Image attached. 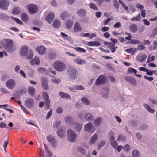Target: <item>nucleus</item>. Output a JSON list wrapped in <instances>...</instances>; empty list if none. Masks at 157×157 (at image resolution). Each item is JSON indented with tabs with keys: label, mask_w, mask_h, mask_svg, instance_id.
<instances>
[{
	"label": "nucleus",
	"mask_w": 157,
	"mask_h": 157,
	"mask_svg": "<svg viewBox=\"0 0 157 157\" xmlns=\"http://www.w3.org/2000/svg\"><path fill=\"white\" fill-rule=\"evenodd\" d=\"M26 7L29 10V13L31 14L36 13L38 10V6L33 3L28 4L27 5Z\"/></svg>",
	"instance_id": "5"
},
{
	"label": "nucleus",
	"mask_w": 157,
	"mask_h": 157,
	"mask_svg": "<svg viewBox=\"0 0 157 157\" xmlns=\"http://www.w3.org/2000/svg\"><path fill=\"white\" fill-rule=\"evenodd\" d=\"M137 72L136 70L132 68H129L127 70V73L129 74L133 73L135 75L136 73Z\"/></svg>",
	"instance_id": "47"
},
{
	"label": "nucleus",
	"mask_w": 157,
	"mask_h": 157,
	"mask_svg": "<svg viewBox=\"0 0 157 157\" xmlns=\"http://www.w3.org/2000/svg\"><path fill=\"white\" fill-rule=\"evenodd\" d=\"M93 127L92 123L91 122H89L84 126V130L86 132H90Z\"/></svg>",
	"instance_id": "21"
},
{
	"label": "nucleus",
	"mask_w": 157,
	"mask_h": 157,
	"mask_svg": "<svg viewBox=\"0 0 157 157\" xmlns=\"http://www.w3.org/2000/svg\"><path fill=\"white\" fill-rule=\"evenodd\" d=\"M28 50V48L27 46H23L20 49V55L22 56H25L27 55Z\"/></svg>",
	"instance_id": "17"
},
{
	"label": "nucleus",
	"mask_w": 157,
	"mask_h": 157,
	"mask_svg": "<svg viewBox=\"0 0 157 157\" xmlns=\"http://www.w3.org/2000/svg\"><path fill=\"white\" fill-rule=\"evenodd\" d=\"M140 152L137 150H134L132 152V156L133 157H139L140 155Z\"/></svg>",
	"instance_id": "46"
},
{
	"label": "nucleus",
	"mask_w": 157,
	"mask_h": 157,
	"mask_svg": "<svg viewBox=\"0 0 157 157\" xmlns=\"http://www.w3.org/2000/svg\"><path fill=\"white\" fill-rule=\"evenodd\" d=\"M153 35H151V37H154L155 35H157V27H155L152 31Z\"/></svg>",
	"instance_id": "52"
},
{
	"label": "nucleus",
	"mask_w": 157,
	"mask_h": 157,
	"mask_svg": "<svg viewBox=\"0 0 157 157\" xmlns=\"http://www.w3.org/2000/svg\"><path fill=\"white\" fill-rule=\"evenodd\" d=\"M67 138L71 142L76 141L77 138V135L71 129H69L67 131Z\"/></svg>",
	"instance_id": "4"
},
{
	"label": "nucleus",
	"mask_w": 157,
	"mask_h": 157,
	"mask_svg": "<svg viewBox=\"0 0 157 157\" xmlns=\"http://www.w3.org/2000/svg\"><path fill=\"white\" fill-rule=\"evenodd\" d=\"M124 79L127 82L133 86H136L137 85L136 81L133 77L126 76L125 77Z\"/></svg>",
	"instance_id": "12"
},
{
	"label": "nucleus",
	"mask_w": 157,
	"mask_h": 157,
	"mask_svg": "<svg viewBox=\"0 0 157 157\" xmlns=\"http://www.w3.org/2000/svg\"><path fill=\"white\" fill-rule=\"evenodd\" d=\"M118 140H119L121 141H124L126 140V138L124 136L120 134L118 136V139H117V140L118 141H119Z\"/></svg>",
	"instance_id": "50"
},
{
	"label": "nucleus",
	"mask_w": 157,
	"mask_h": 157,
	"mask_svg": "<svg viewBox=\"0 0 157 157\" xmlns=\"http://www.w3.org/2000/svg\"><path fill=\"white\" fill-rule=\"evenodd\" d=\"M52 109H50L49 112L48 113L46 117V119H49L52 114Z\"/></svg>",
	"instance_id": "59"
},
{
	"label": "nucleus",
	"mask_w": 157,
	"mask_h": 157,
	"mask_svg": "<svg viewBox=\"0 0 157 157\" xmlns=\"http://www.w3.org/2000/svg\"><path fill=\"white\" fill-rule=\"evenodd\" d=\"M69 89L71 92H75V90H83L85 88L82 85H75L72 87H69Z\"/></svg>",
	"instance_id": "16"
},
{
	"label": "nucleus",
	"mask_w": 157,
	"mask_h": 157,
	"mask_svg": "<svg viewBox=\"0 0 157 157\" xmlns=\"http://www.w3.org/2000/svg\"><path fill=\"white\" fill-rule=\"evenodd\" d=\"M84 119L85 121L91 122L94 120V117L91 113H86L84 114Z\"/></svg>",
	"instance_id": "13"
},
{
	"label": "nucleus",
	"mask_w": 157,
	"mask_h": 157,
	"mask_svg": "<svg viewBox=\"0 0 157 157\" xmlns=\"http://www.w3.org/2000/svg\"><path fill=\"white\" fill-rule=\"evenodd\" d=\"M33 51L29 50L28 55H27L26 58L28 59H31L33 58Z\"/></svg>",
	"instance_id": "43"
},
{
	"label": "nucleus",
	"mask_w": 157,
	"mask_h": 157,
	"mask_svg": "<svg viewBox=\"0 0 157 157\" xmlns=\"http://www.w3.org/2000/svg\"><path fill=\"white\" fill-rule=\"evenodd\" d=\"M68 14L67 12L64 11L60 14L61 18L63 20H65L68 16Z\"/></svg>",
	"instance_id": "40"
},
{
	"label": "nucleus",
	"mask_w": 157,
	"mask_h": 157,
	"mask_svg": "<svg viewBox=\"0 0 157 157\" xmlns=\"http://www.w3.org/2000/svg\"><path fill=\"white\" fill-rule=\"evenodd\" d=\"M56 56V54L54 53H50L49 57L50 59H54Z\"/></svg>",
	"instance_id": "60"
},
{
	"label": "nucleus",
	"mask_w": 157,
	"mask_h": 157,
	"mask_svg": "<svg viewBox=\"0 0 157 157\" xmlns=\"http://www.w3.org/2000/svg\"><path fill=\"white\" fill-rule=\"evenodd\" d=\"M87 45L91 46H99L101 45V44L98 41H94L88 42Z\"/></svg>",
	"instance_id": "25"
},
{
	"label": "nucleus",
	"mask_w": 157,
	"mask_h": 157,
	"mask_svg": "<svg viewBox=\"0 0 157 157\" xmlns=\"http://www.w3.org/2000/svg\"><path fill=\"white\" fill-rule=\"evenodd\" d=\"M102 121V119L101 117H99L94 121V124L95 126L98 127L101 125Z\"/></svg>",
	"instance_id": "26"
},
{
	"label": "nucleus",
	"mask_w": 157,
	"mask_h": 157,
	"mask_svg": "<svg viewBox=\"0 0 157 157\" xmlns=\"http://www.w3.org/2000/svg\"><path fill=\"white\" fill-rule=\"evenodd\" d=\"M56 112L59 114L62 113L63 112V109L61 107H58L56 109Z\"/></svg>",
	"instance_id": "55"
},
{
	"label": "nucleus",
	"mask_w": 157,
	"mask_h": 157,
	"mask_svg": "<svg viewBox=\"0 0 157 157\" xmlns=\"http://www.w3.org/2000/svg\"><path fill=\"white\" fill-rule=\"evenodd\" d=\"M129 28L130 31L132 33H136L138 30V27L135 24H132L130 25Z\"/></svg>",
	"instance_id": "24"
},
{
	"label": "nucleus",
	"mask_w": 157,
	"mask_h": 157,
	"mask_svg": "<svg viewBox=\"0 0 157 157\" xmlns=\"http://www.w3.org/2000/svg\"><path fill=\"white\" fill-rule=\"evenodd\" d=\"M104 91H105L106 93L105 94L103 93L102 94V96L105 98H107L109 96V88L108 87H106L105 88L104 90Z\"/></svg>",
	"instance_id": "39"
},
{
	"label": "nucleus",
	"mask_w": 157,
	"mask_h": 157,
	"mask_svg": "<svg viewBox=\"0 0 157 157\" xmlns=\"http://www.w3.org/2000/svg\"><path fill=\"white\" fill-rule=\"evenodd\" d=\"M37 71L45 75H48V70L45 68L40 67L38 69Z\"/></svg>",
	"instance_id": "36"
},
{
	"label": "nucleus",
	"mask_w": 157,
	"mask_h": 157,
	"mask_svg": "<svg viewBox=\"0 0 157 157\" xmlns=\"http://www.w3.org/2000/svg\"><path fill=\"white\" fill-rule=\"evenodd\" d=\"M0 44L9 52H13L15 50L13 46V43L11 40L9 39L3 40L1 42Z\"/></svg>",
	"instance_id": "1"
},
{
	"label": "nucleus",
	"mask_w": 157,
	"mask_h": 157,
	"mask_svg": "<svg viewBox=\"0 0 157 157\" xmlns=\"http://www.w3.org/2000/svg\"><path fill=\"white\" fill-rule=\"evenodd\" d=\"M106 143L105 141L104 140H102L99 142L98 145V148L99 149H100L102 148L105 145Z\"/></svg>",
	"instance_id": "44"
},
{
	"label": "nucleus",
	"mask_w": 157,
	"mask_h": 157,
	"mask_svg": "<svg viewBox=\"0 0 157 157\" xmlns=\"http://www.w3.org/2000/svg\"><path fill=\"white\" fill-rule=\"evenodd\" d=\"M46 151L48 154L47 157H51L52 156V153L48 149H46Z\"/></svg>",
	"instance_id": "64"
},
{
	"label": "nucleus",
	"mask_w": 157,
	"mask_h": 157,
	"mask_svg": "<svg viewBox=\"0 0 157 157\" xmlns=\"http://www.w3.org/2000/svg\"><path fill=\"white\" fill-rule=\"evenodd\" d=\"M21 13L20 10L18 7L14 8L12 11V13L13 15L18 14Z\"/></svg>",
	"instance_id": "41"
},
{
	"label": "nucleus",
	"mask_w": 157,
	"mask_h": 157,
	"mask_svg": "<svg viewBox=\"0 0 157 157\" xmlns=\"http://www.w3.org/2000/svg\"><path fill=\"white\" fill-rule=\"evenodd\" d=\"M74 49L75 51L81 53L85 52H86V50L80 47L74 48Z\"/></svg>",
	"instance_id": "45"
},
{
	"label": "nucleus",
	"mask_w": 157,
	"mask_h": 157,
	"mask_svg": "<svg viewBox=\"0 0 157 157\" xmlns=\"http://www.w3.org/2000/svg\"><path fill=\"white\" fill-rule=\"evenodd\" d=\"M55 18L54 14L53 13H50L46 17V20L49 23H52Z\"/></svg>",
	"instance_id": "20"
},
{
	"label": "nucleus",
	"mask_w": 157,
	"mask_h": 157,
	"mask_svg": "<svg viewBox=\"0 0 157 157\" xmlns=\"http://www.w3.org/2000/svg\"><path fill=\"white\" fill-rule=\"evenodd\" d=\"M110 135L111 136L109 137V140L111 142L114 140V134L113 132H110Z\"/></svg>",
	"instance_id": "56"
},
{
	"label": "nucleus",
	"mask_w": 157,
	"mask_h": 157,
	"mask_svg": "<svg viewBox=\"0 0 157 157\" xmlns=\"http://www.w3.org/2000/svg\"><path fill=\"white\" fill-rule=\"evenodd\" d=\"M89 7L90 8L94 10H98V8L97 7L96 5L93 3H90V4Z\"/></svg>",
	"instance_id": "51"
},
{
	"label": "nucleus",
	"mask_w": 157,
	"mask_h": 157,
	"mask_svg": "<svg viewBox=\"0 0 157 157\" xmlns=\"http://www.w3.org/2000/svg\"><path fill=\"white\" fill-rule=\"evenodd\" d=\"M41 85L42 88L45 90H48L49 89V86L48 84V80L46 77H44L41 78Z\"/></svg>",
	"instance_id": "9"
},
{
	"label": "nucleus",
	"mask_w": 157,
	"mask_h": 157,
	"mask_svg": "<svg viewBox=\"0 0 157 157\" xmlns=\"http://www.w3.org/2000/svg\"><path fill=\"white\" fill-rule=\"evenodd\" d=\"M113 4L114 6L116 8H119V5L117 2V0H113Z\"/></svg>",
	"instance_id": "49"
},
{
	"label": "nucleus",
	"mask_w": 157,
	"mask_h": 157,
	"mask_svg": "<svg viewBox=\"0 0 157 157\" xmlns=\"http://www.w3.org/2000/svg\"><path fill=\"white\" fill-rule=\"evenodd\" d=\"M31 64L33 65L34 64L39 65L40 64V60L38 57H35L30 61Z\"/></svg>",
	"instance_id": "33"
},
{
	"label": "nucleus",
	"mask_w": 157,
	"mask_h": 157,
	"mask_svg": "<svg viewBox=\"0 0 157 157\" xmlns=\"http://www.w3.org/2000/svg\"><path fill=\"white\" fill-rule=\"evenodd\" d=\"M74 129L77 132H79L82 128V125L79 123H76L74 125Z\"/></svg>",
	"instance_id": "28"
},
{
	"label": "nucleus",
	"mask_w": 157,
	"mask_h": 157,
	"mask_svg": "<svg viewBox=\"0 0 157 157\" xmlns=\"http://www.w3.org/2000/svg\"><path fill=\"white\" fill-rule=\"evenodd\" d=\"M61 122L59 121H56L55 122L54 124L53 125V127L56 128L58 129L59 128H62V127L61 126Z\"/></svg>",
	"instance_id": "42"
},
{
	"label": "nucleus",
	"mask_w": 157,
	"mask_h": 157,
	"mask_svg": "<svg viewBox=\"0 0 157 157\" xmlns=\"http://www.w3.org/2000/svg\"><path fill=\"white\" fill-rule=\"evenodd\" d=\"M107 82V79L105 76L101 75L97 78L95 84L97 85L104 84Z\"/></svg>",
	"instance_id": "7"
},
{
	"label": "nucleus",
	"mask_w": 157,
	"mask_h": 157,
	"mask_svg": "<svg viewBox=\"0 0 157 157\" xmlns=\"http://www.w3.org/2000/svg\"><path fill=\"white\" fill-rule=\"evenodd\" d=\"M28 93L32 96H33L35 94L34 88L32 87H29L28 88Z\"/></svg>",
	"instance_id": "38"
},
{
	"label": "nucleus",
	"mask_w": 157,
	"mask_h": 157,
	"mask_svg": "<svg viewBox=\"0 0 157 157\" xmlns=\"http://www.w3.org/2000/svg\"><path fill=\"white\" fill-rule=\"evenodd\" d=\"M141 19V16L140 14H139L137 16L134 17L131 19V20L132 21H138L140 20Z\"/></svg>",
	"instance_id": "54"
},
{
	"label": "nucleus",
	"mask_w": 157,
	"mask_h": 157,
	"mask_svg": "<svg viewBox=\"0 0 157 157\" xmlns=\"http://www.w3.org/2000/svg\"><path fill=\"white\" fill-rule=\"evenodd\" d=\"M77 13L79 16L83 17L86 15V12L84 9H81L78 11Z\"/></svg>",
	"instance_id": "34"
},
{
	"label": "nucleus",
	"mask_w": 157,
	"mask_h": 157,
	"mask_svg": "<svg viewBox=\"0 0 157 157\" xmlns=\"http://www.w3.org/2000/svg\"><path fill=\"white\" fill-rule=\"evenodd\" d=\"M59 95L61 98H66L67 99H71L70 96L68 94L64 93L63 92H59Z\"/></svg>",
	"instance_id": "32"
},
{
	"label": "nucleus",
	"mask_w": 157,
	"mask_h": 157,
	"mask_svg": "<svg viewBox=\"0 0 157 157\" xmlns=\"http://www.w3.org/2000/svg\"><path fill=\"white\" fill-rule=\"evenodd\" d=\"M21 18L23 21L27 22L29 20V18L27 14L25 13H22L21 15Z\"/></svg>",
	"instance_id": "35"
},
{
	"label": "nucleus",
	"mask_w": 157,
	"mask_h": 157,
	"mask_svg": "<svg viewBox=\"0 0 157 157\" xmlns=\"http://www.w3.org/2000/svg\"><path fill=\"white\" fill-rule=\"evenodd\" d=\"M74 62L75 63L79 65L85 64L86 63V61L79 58L75 59L74 60Z\"/></svg>",
	"instance_id": "30"
},
{
	"label": "nucleus",
	"mask_w": 157,
	"mask_h": 157,
	"mask_svg": "<svg viewBox=\"0 0 157 157\" xmlns=\"http://www.w3.org/2000/svg\"><path fill=\"white\" fill-rule=\"evenodd\" d=\"M64 120L65 122L68 124L71 125L73 123V119L71 116H67L65 117Z\"/></svg>",
	"instance_id": "23"
},
{
	"label": "nucleus",
	"mask_w": 157,
	"mask_h": 157,
	"mask_svg": "<svg viewBox=\"0 0 157 157\" xmlns=\"http://www.w3.org/2000/svg\"><path fill=\"white\" fill-rule=\"evenodd\" d=\"M84 114L83 112H81L78 114V117L81 119H83L84 118L83 115Z\"/></svg>",
	"instance_id": "61"
},
{
	"label": "nucleus",
	"mask_w": 157,
	"mask_h": 157,
	"mask_svg": "<svg viewBox=\"0 0 157 157\" xmlns=\"http://www.w3.org/2000/svg\"><path fill=\"white\" fill-rule=\"evenodd\" d=\"M46 139L50 143L52 147H55L57 146L56 140L54 139L52 135H50L47 136Z\"/></svg>",
	"instance_id": "8"
},
{
	"label": "nucleus",
	"mask_w": 157,
	"mask_h": 157,
	"mask_svg": "<svg viewBox=\"0 0 157 157\" xmlns=\"http://www.w3.org/2000/svg\"><path fill=\"white\" fill-rule=\"evenodd\" d=\"M9 5L8 0H0V8L7 10Z\"/></svg>",
	"instance_id": "10"
},
{
	"label": "nucleus",
	"mask_w": 157,
	"mask_h": 157,
	"mask_svg": "<svg viewBox=\"0 0 157 157\" xmlns=\"http://www.w3.org/2000/svg\"><path fill=\"white\" fill-rule=\"evenodd\" d=\"M13 19L18 24L20 25H23V23L19 19L13 17Z\"/></svg>",
	"instance_id": "62"
},
{
	"label": "nucleus",
	"mask_w": 157,
	"mask_h": 157,
	"mask_svg": "<svg viewBox=\"0 0 157 157\" xmlns=\"http://www.w3.org/2000/svg\"><path fill=\"white\" fill-rule=\"evenodd\" d=\"M25 103L28 108H31L34 106V101L33 99L28 98L25 100Z\"/></svg>",
	"instance_id": "14"
},
{
	"label": "nucleus",
	"mask_w": 157,
	"mask_h": 157,
	"mask_svg": "<svg viewBox=\"0 0 157 157\" xmlns=\"http://www.w3.org/2000/svg\"><path fill=\"white\" fill-rule=\"evenodd\" d=\"M73 24V21L71 20H67L66 21L65 25L66 28L70 29L72 27Z\"/></svg>",
	"instance_id": "29"
},
{
	"label": "nucleus",
	"mask_w": 157,
	"mask_h": 157,
	"mask_svg": "<svg viewBox=\"0 0 157 157\" xmlns=\"http://www.w3.org/2000/svg\"><path fill=\"white\" fill-rule=\"evenodd\" d=\"M67 74L69 78L71 80H75L78 77V72L75 67L70 66L67 71Z\"/></svg>",
	"instance_id": "2"
},
{
	"label": "nucleus",
	"mask_w": 157,
	"mask_h": 157,
	"mask_svg": "<svg viewBox=\"0 0 157 157\" xmlns=\"http://www.w3.org/2000/svg\"><path fill=\"white\" fill-rule=\"evenodd\" d=\"M98 137V135L97 134H94L91 138L89 141L90 145H92L94 144L97 141Z\"/></svg>",
	"instance_id": "18"
},
{
	"label": "nucleus",
	"mask_w": 157,
	"mask_h": 157,
	"mask_svg": "<svg viewBox=\"0 0 157 157\" xmlns=\"http://www.w3.org/2000/svg\"><path fill=\"white\" fill-rule=\"evenodd\" d=\"M77 150L84 155H85L86 154V150L83 147H78Z\"/></svg>",
	"instance_id": "37"
},
{
	"label": "nucleus",
	"mask_w": 157,
	"mask_h": 157,
	"mask_svg": "<svg viewBox=\"0 0 157 157\" xmlns=\"http://www.w3.org/2000/svg\"><path fill=\"white\" fill-rule=\"evenodd\" d=\"M9 141L8 139H7L6 140L4 141V147L6 152V148L9 143Z\"/></svg>",
	"instance_id": "57"
},
{
	"label": "nucleus",
	"mask_w": 157,
	"mask_h": 157,
	"mask_svg": "<svg viewBox=\"0 0 157 157\" xmlns=\"http://www.w3.org/2000/svg\"><path fill=\"white\" fill-rule=\"evenodd\" d=\"M60 25V21L59 20L56 19H55L52 24L53 27L55 28L58 29L59 28Z\"/></svg>",
	"instance_id": "27"
},
{
	"label": "nucleus",
	"mask_w": 157,
	"mask_h": 157,
	"mask_svg": "<svg viewBox=\"0 0 157 157\" xmlns=\"http://www.w3.org/2000/svg\"><path fill=\"white\" fill-rule=\"evenodd\" d=\"M36 49L37 50L39 54L41 55L44 54L46 52V48L43 46L37 47Z\"/></svg>",
	"instance_id": "19"
},
{
	"label": "nucleus",
	"mask_w": 157,
	"mask_h": 157,
	"mask_svg": "<svg viewBox=\"0 0 157 157\" xmlns=\"http://www.w3.org/2000/svg\"><path fill=\"white\" fill-rule=\"evenodd\" d=\"M82 102L85 105H88L90 104V102L89 99L86 97H84L81 99Z\"/></svg>",
	"instance_id": "31"
},
{
	"label": "nucleus",
	"mask_w": 157,
	"mask_h": 157,
	"mask_svg": "<svg viewBox=\"0 0 157 157\" xmlns=\"http://www.w3.org/2000/svg\"><path fill=\"white\" fill-rule=\"evenodd\" d=\"M140 43L139 40L135 39L132 40L130 42V43L133 44H138Z\"/></svg>",
	"instance_id": "53"
},
{
	"label": "nucleus",
	"mask_w": 157,
	"mask_h": 157,
	"mask_svg": "<svg viewBox=\"0 0 157 157\" xmlns=\"http://www.w3.org/2000/svg\"><path fill=\"white\" fill-rule=\"evenodd\" d=\"M52 66L57 71L62 72L66 68L65 64L60 61H56L54 62Z\"/></svg>",
	"instance_id": "3"
},
{
	"label": "nucleus",
	"mask_w": 157,
	"mask_h": 157,
	"mask_svg": "<svg viewBox=\"0 0 157 157\" xmlns=\"http://www.w3.org/2000/svg\"><path fill=\"white\" fill-rule=\"evenodd\" d=\"M6 85L9 89H13L15 86V82L13 79H10L7 81Z\"/></svg>",
	"instance_id": "11"
},
{
	"label": "nucleus",
	"mask_w": 157,
	"mask_h": 157,
	"mask_svg": "<svg viewBox=\"0 0 157 157\" xmlns=\"http://www.w3.org/2000/svg\"><path fill=\"white\" fill-rule=\"evenodd\" d=\"M66 130L65 128L62 126V128H59L57 131L58 136L60 138H63L65 137Z\"/></svg>",
	"instance_id": "15"
},
{
	"label": "nucleus",
	"mask_w": 157,
	"mask_h": 157,
	"mask_svg": "<svg viewBox=\"0 0 157 157\" xmlns=\"http://www.w3.org/2000/svg\"><path fill=\"white\" fill-rule=\"evenodd\" d=\"M42 98L45 100L46 105L45 109H49L50 107V100L49 99V96L46 92H44L42 95Z\"/></svg>",
	"instance_id": "6"
},
{
	"label": "nucleus",
	"mask_w": 157,
	"mask_h": 157,
	"mask_svg": "<svg viewBox=\"0 0 157 157\" xmlns=\"http://www.w3.org/2000/svg\"><path fill=\"white\" fill-rule=\"evenodd\" d=\"M7 127V124L2 122L0 123V128H6Z\"/></svg>",
	"instance_id": "58"
},
{
	"label": "nucleus",
	"mask_w": 157,
	"mask_h": 157,
	"mask_svg": "<svg viewBox=\"0 0 157 157\" xmlns=\"http://www.w3.org/2000/svg\"><path fill=\"white\" fill-rule=\"evenodd\" d=\"M74 30L75 32H80L82 31V29L79 23L76 22L75 23L74 26Z\"/></svg>",
	"instance_id": "22"
},
{
	"label": "nucleus",
	"mask_w": 157,
	"mask_h": 157,
	"mask_svg": "<svg viewBox=\"0 0 157 157\" xmlns=\"http://www.w3.org/2000/svg\"><path fill=\"white\" fill-rule=\"evenodd\" d=\"M147 58V56L145 54L142 55L141 56L139 57L138 60L140 62H143L145 61Z\"/></svg>",
	"instance_id": "48"
},
{
	"label": "nucleus",
	"mask_w": 157,
	"mask_h": 157,
	"mask_svg": "<svg viewBox=\"0 0 157 157\" xmlns=\"http://www.w3.org/2000/svg\"><path fill=\"white\" fill-rule=\"evenodd\" d=\"M111 145L113 146V147L114 148H116V146L117 145V142L116 141L114 140L111 142Z\"/></svg>",
	"instance_id": "63"
}]
</instances>
